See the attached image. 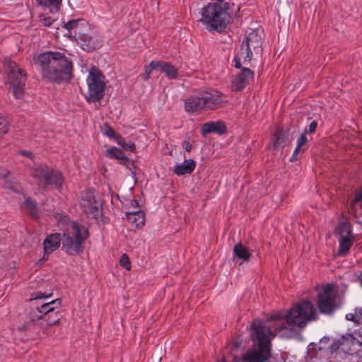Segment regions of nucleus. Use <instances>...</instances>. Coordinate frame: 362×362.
Masks as SVG:
<instances>
[{"label":"nucleus","instance_id":"a19ab883","mask_svg":"<svg viewBox=\"0 0 362 362\" xmlns=\"http://www.w3.org/2000/svg\"><path fill=\"white\" fill-rule=\"evenodd\" d=\"M317 126V122L316 121H313L310 124L308 128V129L306 128L305 129L304 134H306L307 133H313V132H314L316 130Z\"/></svg>","mask_w":362,"mask_h":362},{"label":"nucleus","instance_id":"4c0bfd02","mask_svg":"<svg viewBox=\"0 0 362 362\" xmlns=\"http://www.w3.org/2000/svg\"><path fill=\"white\" fill-rule=\"evenodd\" d=\"M40 21L43 25L49 27L50 26L53 22L54 20L50 17H46V16H40Z\"/></svg>","mask_w":362,"mask_h":362},{"label":"nucleus","instance_id":"bb28decb","mask_svg":"<svg viewBox=\"0 0 362 362\" xmlns=\"http://www.w3.org/2000/svg\"><path fill=\"white\" fill-rule=\"evenodd\" d=\"M339 242V255L345 256L354 243V238H338Z\"/></svg>","mask_w":362,"mask_h":362},{"label":"nucleus","instance_id":"39448f33","mask_svg":"<svg viewBox=\"0 0 362 362\" xmlns=\"http://www.w3.org/2000/svg\"><path fill=\"white\" fill-rule=\"evenodd\" d=\"M88 236V231L85 226L69 221L64 232L62 249L69 255H80L83 251V244Z\"/></svg>","mask_w":362,"mask_h":362},{"label":"nucleus","instance_id":"8fccbe9b","mask_svg":"<svg viewBox=\"0 0 362 362\" xmlns=\"http://www.w3.org/2000/svg\"><path fill=\"white\" fill-rule=\"evenodd\" d=\"M21 153L27 157H31L32 153L30 151H21Z\"/></svg>","mask_w":362,"mask_h":362},{"label":"nucleus","instance_id":"a211bd4d","mask_svg":"<svg viewBox=\"0 0 362 362\" xmlns=\"http://www.w3.org/2000/svg\"><path fill=\"white\" fill-rule=\"evenodd\" d=\"M62 238L59 233H52L48 235L43 242L44 256L55 251L60 245Z\"/></svg>","mask_w":362,"mask_h":362},{"label":"nucleus","instance_id":"ddd939ff","mask_svg":"<svg viewBox=\"0 0 362 362\" xmlns=\"http://www.w3.org/2000/svg\"><path fill=\"white\" fill-rule=\"evenodd\" d=\"M4 66L5 71L7 72L6 82L9 83L11 85L18 83V82L25 83L26 74L15 62L6 59L4 61Z\"/></svg>","mask_w":362,"mask_h":362},{"label":"nucleus","instance_id":"5701e85b","mask_svg":"<svg viewBox=\"0 0 362 362\" xmlns=\"http://www.w3.org/2000/svg\"><path fill=\"white\" fill-rule=\"evenodd\" d=\"M76 38L79 40L82 49L87 52H90L98 47L94 38L89 35L81 33Z\"/></svg>","mask_w":362,"mask_h":362},{"label":"nucleus","instance_id":"79ce46f5","mask_svg":"<svg viewBox=\"0 0 362 362\" xmlns=\"http://www.w3.org/2000/svg\"><path fill=\"white\" fill-rule=\"evenodd\" d=\"M104 134L110 138H113L116 135L115 131L110 127L107 128V130L104 132Z\"/></svg>","mask_w":362,"mask_h":362},{"label":"nucleus","instance_id":"603ef678","mask_svg":"<svg viewBox=\"0 0 362 362\" xmlns=\"http://www.w3.org/2000/svg\"><path fill=\"white\" fill-rule=\"evenodd\" d=\"M358 313L359 314L362 315V309H359Z\"/></svg>","mask_w":362,"mask_h":362},{"label":"nucleus","instance_id":"a18cd8bd","mask_svg":"<svg viewBox=\"0 0 362 362\" xmlns=\"http://www.w3.org/2000/svg\"><path fill=\"white\" fill-rule=\"evenodd\" d=\"M25 204L31 211L35 209V204L29 199L25 200Z\"/></svg>","mask_w":362,"mask_h":362},{"label":"nucleus","instance_id":"72a5a7b5","mask_svg":"<svg viewBox=\"0 0 362 362\" xmlns=\"http://www.w3.org/2000/svg\"><path fill=\"white\" fill-rule=\"evenodd\" d=\"M362 209V187L356 192L354 199L351 202V207L356 209L357 207Z\"/></svg>","mask_w":362,"mask_h":362},{"label":"nucleus","instance_id":"c756f323","mask_svg":"<svg viewBox=\"0 0 362 362\" xmlns=\"http://www.w3.org/2000/svg\"><path fill=\"white\" fill-rule=\"evenodd\" d=\"M337 233L339 238L354 237L351 231V225L347 221H344L338 225Z\"/></svg>","mask_w":362,"mask_h":362},{"label":"nucleus","instance_id":"e433bc0d","mask_svg":"<svg viewBox=\"0 0 362 362\" xmlns=\"http://www.w3.org/2000/svg\"><path fill=\"white\" fill-rule=\"evenodd\" d=\"M156 69V66H151V62L148 64L147 67L145 69V72L141 75V78L144 80H147L149 78V75L151 73L152 70Z\"/></svg>","mask_w":362,"mask_h":362},{"label":"nucleus","instance_id":"6e6552de","mask_svg":"<svg viewBox=\"0 0 362 362\" xmlns=\"http://www.w3.org/2000/svg\"><path fill=\"white\" fill-rule=\"evenodd\" d=\"M86 82L88 85L86 100L89 103L100 100L104 95L105 87V76L95 66L92 67L89 71Z\"/></svg>","mask_w":362,"mask_h":362},{"label":"nucleus","instance_id":"1a4fd4ad","mask_svg":"<svg viewBox=\"0 0 362 362\" xmlns=\"http://www.w3.org/2000/svg\"><path fill=\"white\" fill-rule=\"evenodd\" d=\"M334 288V284H327L318 291L317 305L321 313L329 315L337 308Z\"/></svg>","mask_w":362,"mask_h":362},{"label":"nucleus","instance_id":"f257e3e1","mask_svg":"<svg viewBox=\"0 0 362 362\" xmlns=\"http://www.w3.org/2000/svg\"><path fill=\"white\" fill-rule=\"evenodd\" d=\"M32 62L42 78L48 82L62 83L73 78V62L65 52L47 51L34 56Z\"/></svg>","mask_w":362,"mask_h":362},{"label":"nucleus","instance_id":"58836bf2","mask_svg":"<svg viewBox=\"0 0 362 362\" xmlns=\"http://www.w3.org/2000/svg\"><path fill=\"white\" fill-rule=\"evenodd\" d=\"M329 341H330V339L329 337H323L322 339H321L320 341V343H319L318 349L319 350L325 349L326 348V346L329 344Z\"/></svg>","mask_w":362,"mask_h":362},{"label":"nucleus","instance_id":"37998d69","mask_svg":"<svg viewBox=\"0 0 362 362\" xmlns=\"http://www.w3.org/2000/svg\"><path fill=\"white\" fill-rule=\"evenodd\" d=\"M182 146L187 152H189L192 150V144L188 140H185Z\"/></svg>","mask_w":362,"mask_h":362},{"label":"nucleus","instance_id":"f03ea898","mask_svg":"<svg viewBox=\"0 0 362 362\" xmlns=\"http://www.w3.org/2000/svg\"><path fill=\"white\" fill-rule=\"evenodd\" d=\"M251 327L254 347L248 350L242 358H235L233 362H265L269 359L271 346L269 337L274 336L275 333L269 326L259 320H255ZM218 362H226V361L223 358Z\"/></svg>","mask_w":362,"mask_h":362},{"label":"nucleus","instance_id":"09e8293b","mask_svg":"<svg viewBox=\"0 0 362 362\" xmlns=\"http://www.w3.org/2000/svg\"><path fill=\"white\" fill-rule=\"evenodd\" d=\"M58 321H59V317L57 316V317H55L53 320H47V325H49V326L50 325H53L57 324L58 322Z\"/></svg>","mask_w":362,"mask_h":362},{"label":"nucleus","instance_id":"f8f14e48","mask_svg":"<svg viewBox=\"0 0 362 362\" xmlns=\"http://www.w3.org/2000/svg\"><path fill=\"white\" fill-rule=\"evenodd\" d=\"M201 95L205 110L220 108L227 102L226 97L216 90L202 92Z\"/></svg>","mask_w":362,"mask_h":362},{"label":"nucleus","instance_id":"f3484780","mask_svg":"<svg viewBox=\"0 0 362 362\" xmlns=\"http://www.w3.org/2000/svg\"><path fill=\"white\" fill-rule=\"evenodd\" d=\"M85 25V22L81 19L70 20L64 23L63 26L68 31V33L65 35L69 37H74L76 38L82 33L83 28Z\"/></svg>","mask_w":362,"mask_h":362},{"label":"nucleus","instance_id":"dca6fc26","mask_svg":"<svg viewBox=\"0 0 362 362\" xmlns=\"http://www.w3.org/2000/svg\"><path fill=\"white\" fill-rule=\"evenodd\" d=\"M185 110L189 114H199L205 111L201 93L197 95H191L185 100Z\"/></svg>","mask_w":362,"mask_h":362},{"label":"nucleus","instance_id":"4be33fe9","mask_svg":"<svg viewBox=\"0 0 362 362\" xmlns=\"http://www.w3.org/2000/svg\"><path fill=\"white\" fill-rule=\"evenodd\" d=\"M195 166L196 163L194 160H185L182 164H177L175 166L174 173L179 176L189 174L194 170Z\"/></svg>","mask_w":362,"mask_h":362},{"label":"nucleus","instance_id":"2eb2a0df","mask_svg":"<svg viewBox=\"0 0 362 362\" xmlns=\"http://www.w3.org/2000/svg\"><path fill=\"white\" fill-rule=\"evenodd\" d=\"M253 77V71L248 68H242L240 72L237 74L231 81L232 89L235 91L242 90Z\"/></svg>","mask_w":362,"mask_h":362},{"label":"nucleus","instance_id":"c9c22d12","mask_svg":"<svg viewBox=\"0 0 362 362\" xmlns=\"http://www.w3.org/2000/svg\"><path fill=\"white\" fill-rule=\"evenodd\" d=\"M120 264L125 269L129 270L131 269V264L129 259L126 254H123L120 257Z\"/></svg>","mask_w":362,"mask_h":362},{"label":"nucleus","instance_id":"473e14b6","mask_svg":"<svg viewBox=\"0 0 362 362\" xmlns=\"http://www.w3.org/2000/svg\"><path fill=\"white\" fill-rule=\"evenodd\" d=\"M12 92L14 97L17 99L21 98L23 95L25 87L24 82H18V83L12 84Z\"/></svg>","mask_w":362,"mask_h":362},{"label":"nucleus","instance_id":"2f4dec72","mask_svg":"<svg viewBox=\"0 0 362 362\" xmlns=\"http://www.w3.org/2000/svg\"><path fill=\"white\" fill-rule=\"evenodd\" d=\"M106 156L110 158H117L120 160H127V157L124 152L121 149L116 147L107 149L106 151Z\"/></svg>","mask_w":362,"mask_h":362},{"label":"nucleus","instance_id":"a878e982","mask_svg":"<svg viewBox=\"0 0 362 362\" xmlns=\"http://www.w3.org/2000/svg\"><path fill=\"white\" fill-rule=\"evenodd\" d=\"M233 255L235 257L243 261H248L250 257V253L248 249L242 243H238L234 246Z\"/></svg>","mask_w":362,"mask_h":362},{"label":"nucleus","instance_id":"3c124183","mask_svg":"<svg viewBox=\"0 0 362 362\" xmlns=\"http://www.w3.org/2000/svg\"><path fill=\"white\" fill-rule=\"evenodd\" d=\"M132 205L133 206L138 207V202H137V201H136V200H133V201L132 202Z\"/></svg>","mask_w":362,"mask_h":362},{"label":"nucleus","instance_id":"423d86ee","mask_svg":"<svg viewBox=\"0 0 362 362\" xmlns=\"http://www.w3.org/2000/svg\"><path fill=\"white\" fill-rule=\"evenodd\" d=\"M51 297V294L45 295L41 292H37L32 295L30 301L33 306L30 313V317L32 321H36L44 316L50 317L54 310L59 305L60 300L56 299L47 301Z\"/></svg>","mask_w":362,"mask_h":362},{"label":"nucleus","instance_id":"cd10ccee","mask_svg":"<svg viewBox=\"0 0 362 362\" xmlns=\"http://www.w3.org/2000/svg\"><path fill=\"white\" fill-rule=\"evenodd\" d=\"M128 220L135 223L136 226H144V214L141 211H134L126 213Z\"/></svg>","mask_w":362,"mask_h":362},{"label":"nucleus","instance_id":"412c9836","mask_svg":"<svg viewBox=\"0 0 362 362\" xmlns=\"http://www.w3.org/2000/svg\"><path fill=\"white\" fill-rule=\"evenodd\" d=\"M9 175L10 172L7 169L4 168H0V179L1 180V184L4 187L8 188L16 193L21 192V187L19 185L10 180L8 177Z\"/></svg>","mask_w":362,"mask_h":362},{"label":"nucleus","instance_id":"7ed1b4c3","mask_svg":"<svg viewBox=\"0 0 362 362\" xmlns=\"http://www.w3.org/2000/svg\"><path fill=\"white\" fill-rule=\"evenodd\" d=\"M316 310L309 300H302L291 308L286 315V323L282 321V317L272 316L270 320H275L274 331L286 329H294L296 327L304 328L307 323L316 319Z\"/></svg>","mask_w":362,"mask_h":362},{"label":"nucleus","instance_id":"ea45409f","mask_svg":"<svg viewBox=\"0 0 362 362\" xmlns=\"http://www.w3.org/2000/svg\"><path fill=\"white\" fill-rule=\"evenodd\" d=\"M120 145L124 148L129 150L130 151H134L135 149V145L132 142H121Z\"/></svg>","mask_w":362,"mask_h":362},{"label":"nucleus","instance_id":"f704fd0d","mask_svg":"<svg viewBox=\"0 0 362 362\" xmlns=\"http://www.w3.org/2000/svg\"><path fill=\"white\" fill-rule=\"evenodd\" d=\"M345 337H350L351 339L347 340L346 341V347L349 345V344H351V345H358V346H362V337H361V339H357L356 337H354L353 335L351 334H348L346 336H345Z\"/></svg>","mask_w":362,"mask_h":362},{"label":"nucleus","instance_id":"0eeeda50","mask_svg":"<svg viewBox=\"0 0 362 362\" xmlns=\"http://www.w3.org/2000/svg\"><path fill=\"white\" fill-rule=\"evenodd\" d=\"M31 176L37 181L38 185L54 186L60 191L63 184L62 174L45 164H35L31 168Z\"/></svg>","mask_w":362,"mask_h":362},{"label":"nucleus","instance_id":"aec40b11","mask_svg":"<svg viewBox=\"0 0 362 362\" xmlns=\"http://www.w3.org/2000/svg\"><path fill=\"white\" fill-rule=\"evenodd\" d=\"M226 130L224 123L221 121L211 122L204 123L202 127V134L217 133L218 134H223Z\"/></svg>","mask_w":362,"mask_h":362},{"label":"nucleus","instance_id":"4468645a","mask_svg":"<svg viewBox=\"0 0 362 362\" xmlns=\"http://www.w3.org/2000/svg\"><path fill=\"white\" fill-rule=\"evenodd\" d=\"M4 66L5 71L7 72L6 82L9 83L11 85L18 83V82L25 83L26 74L15 62L6 59L4 61Z\"/></svg>","mask_w":362,"mask_h":362},{"label":"nucleus","instance_id":"6ab92c4d","mask_svg":"<svg viewBox=\"0 0 362 362\" xmlns=\"http://www.w3.org/2000/svg\"><path fill=\"white\" fill-rule=\"evenodd\" d=\"M156 66V69L164 73L169 79H176L178 76L177 69L173 65L160 61H152L151 66Z\"/></svg>","mask_w":362,"mask_h":362},{"label":"nucleus","instance_id":"49530a36","mask_svg":"<svg viewBox=\"0 0 362 362\" xmlns=\"http://www.w3.org/2000/svg\"><path fill=\"white\" fill-rule=\"evenodd\" d=\"M243 58L242 57L240 56V54H238V56L235 58L234 59V66L236 67V68H240L241 67V62H240V59Z\"/></svg>","mask_w":362,"mask_h":362},{"label":"nucleus","instance_id":"20e7f679","mask_svg":"<svg viewBox=\"0 0 362 362\" xmlns=\"http://www.w3.org/2000/svg\"><path fill=\"white\" fill-rule=\"evenodd\" d=\"M229 4L223 0L211 2L202 8V21L209 30L221 31L228 24L230 18Z\"/></svg>","mask_w":362,"mask_h":362},{"label":"nucleus","instance_id":"c03bdc74","mask_svg":"<svg viewBox=\"0 0 362 362\" xmlns=\"http://www.w3.org/2000/svg\"><path fill=\"white\" fill-rule=\"evenodd\" d=\"M8 128L4 122H0V134H4L7 133Z\"/></svg>","mask_w":362,"mask_h":362},{"label":"nucleus","instance_id":"9b49d317","mask_svg":"<svg viewBox=\"0 0 362 362\" xmlns=\"http://www.w3.org/2000/svg\"><path fill=\"white\" fill-rule=\"evenodd\" d=\"M262 46V37L257 31L250 32L243 41L239 54L245 62L250 61L252 57V50L259 51Z\"/></svg>","mask_w":362,"mask_h":362},{"label":"nucleus","instance_id":"de8ad7c7","mask_svg":"<svg viewBox=\"0 0 362 362\" xmlns=\"http://www.w3.org/2000/svg\"><path fill=\"white\" fill-rule=\"evenodd\" d=\"M346 319L349 321L356 322L355 319V316L352 313L346 314Z\"/></svg>","mask_w":362,"mask_h":362},{"label":"nucleus","instance_id":"393cba45","mask_svg":"<svg viewBox=\"0 0 362 362\" xmlns=\"http://www.w3.org/2000/svg\"><path fill=\"white\" fill-rule=\"evenodd\" d=\"M36 1L40 6L48 8L52 13L58 12L62 4V0H36Z\"/></svg>","mask_w":362,"mask_h":362},{"label":"nucleus","instance_id":"7c9ffc66","mask_svg":"<svg viewBox=\"0 0 362 362\" xmlns=\"http://www.w3.org/2000/svg\"><path fill=\"white\" fill-rule=\"evenodd\" d=\"M287 139L282 132H276L272 137L274 148H283L286 144Z\"/></svg>","mask_w":362,"mask_h":362},{"label":"nucleus","instance_id":"c85d7f7f","mask_svg":"<svg viewBox=\"0 0 362 362\" xmlns=\"http://www.w3.org/2000/svg\"><path fill=\"white\" fill-rule=\"evenodd\" d=\"M350 339V337L342 336L339 339L334 340L332 344L329 346L331 354L337 353L340 348L343 351H345L346 347V341Z\"/></svg>","mask_w":362,"mask_h":362},{"label":"nucleus","instance_id":"9d476101","mask_svg":"<svg viewBox=\"0 0 362 362\" xmlns=\"http://www.w3.org/2000/svg\"><path fill=\"white\" fill-rule=\"evenodd\" d=\"M80 204L83 211L90 218H96L100 214L101 203L93 189L83 191Z\"/></svg>","mask_w":362,"mask_h":362},{"label":"nucleus","instance_id":"b1692460","mask_svg":"<svg viewBox=\"0 0 362 362\" xmlns=\"http://www.w3.org/2000/svg\"><path fill=\"white\" fill-rule=\"evenodd\" d=\"M308 139L306 136L305 134H302L297 140L296 147L293 153V155L290 159L291 162L296 161L298 159V154L301 151H304L305 149V146Z\"/></svg>","mask_w":362,"mask_h":362}]
</instances>
